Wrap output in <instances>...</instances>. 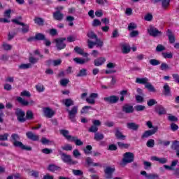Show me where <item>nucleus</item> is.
<instances>
[{"mask_svg": "<svg viewBox=\"0 0 179 179\" xmlns=\"http://www.w3.org/2000/svg\"><path fill=\"white\" fill-rule=\"evenodd\" d=\"M164 50H166V48L162 44H159L156 47L157 52H162V51H164Z\"/></svg>", "mask_w": 179, "mask_h": 179, "instance_id": "nucleus-55", "label": "nucleus"}, {"mask_svg": "<svg viewBox=\"0 0 179 179\" xmlns=\"http://www.w3.org/2000/svg\"><path fill=\"white\" fill-rule=\"evenodd\" d=\"M74 51H76V54H79L80 55H83V49L79 48L78 46L75 47Z\"/></svg>", "mask_w": 179, "mask_h": 179, "instance_id": "nucleus-61", "label": "nucleus"}, {"mask_svg": "<svg viewBox=\"0 0 179 179\" xmlns=\"http://www.w3.org/2000/svg\"><path fill=\"white\" fill-rule=\"evenodd\" d=\"M135 159V155L132 152H125L123 155L122 163L124 164H128V163H132Z\"/></svg>", "mask_w": 179, "mask_h": 179, "instance_id": "nucleus-5", "label": "nucleus"}, {"mask_svg": "<svg viewBox=\"0 0 179 179\" xmlns=\"http://www.w3.org/2000/svg\"><path fill=\"white\" fill-rule=\"evenodd\" d=\"M148 179H159V175L157 173H149Z\"/></svg>", "mask_w": 179, "mask_h": 179, "instance_id": "nucleus-64", "label": "nucleus"}, {"mask_svg": "<svg viewBox=\"0 0 179 179\" xmlns=\"http://www.w3.org/2000/svg\"><path fill=\"white\" fill-rule=\"evenodd\" d=\"M146 108L143 105H136L134 106V110L136 111H143Z\"/></svg>", "mask_w": 179, "mask_h": 179, "instance_id": "nucleus-54", "label": "nucleus"}, {"mask_svg": "<svg viewBox=\"0 0 179 179\" xmlns=\"http://www.w3.org/2000/svg\"><path fill=\"white\" fill-rule=\"evenodd\" d=\"M41 142L42 145H50V143H51V141L47 139V138L45 137H42L41 139Z\"/></svg>", "mask_w": 179, "mask_h": 179, "instance_id": "nucleus-58", "label": "nucleus"}, {"mask_svg": "<svg viewBox=\"0 0 179 179\" xmlns=\"http://www.w3.org/2000/svg\"><path fill=\"white\" fill-rule=\"evenodd\" d=\"M92 124L90 129H88L89 132H92L93 134H96L99 131V127L101 125V122L99 120H92Z\"/></svg>", "mask_w": 179, "mask_h": 179, "instance_id": "nucleus-6", "label": "nucleus"}, {"mask_svg": "<svg viewBox=\"0 0 179 179\" xmlns=\"http://www.w3.org/2000/svg\"><path fill=\"white\" fill-rule=\"evenodd\" d=\"M75 102L71 99H66L64 100V106L67 108L74 106Z\"/></svg>", "mask_w": 179, "mask_h": 179, "instance_id": "nucleus-37", "label": "nucleus"}, {"mask_svg": "<svg viewBox=\"0 0 179 179\" xmlns=\"http://www.w3.org/2000/svg\"><path fill=\"white\" fill-rule=\"evenodd\" d=\"M31 64H22L19 66L20 69H29V68H31Z\"/></svg>", "mask_w": 179, "mask_h": 179, "instance_id": "nucleus-50", "label": "nucleus"}, {"mask_svg": "<svg viewBox=\"0 0 179 179\" xmlns=\"http://www.w3.org/2000/svg\"><path fill=\"white\" fill-rule=\"evenodd\" d=\"M161 2L164 9H167L170 6V0H161Z\"/></svg>", "mask_w": 179, "mask_h": 179, "instance_id": "nucleus-43", "label": "nucleus"}, {"mask_svg": "<svg viewBox=\"0 0 179 179\" xmlns=\"http://www.w3.org/2000/svg\"><path fill=\"white\" fill-rule=\"evenodd\" d=\"M21 26H23L22 28V33H29V31H30V26L29 24H24V25Z\"/></svg>", "mask_w": 179, "mask_h": 179, "instance_id": "nucleus-51", "label": "nucleus"}, {"mask_svg": "<svg viewBox=\"0 0 179 179\" xmlns=\"http://www.w3.org/2000/svg\"><path fill=\"white\" fill-rule=\"evenodd\" d=\"M26 136L27 139H29L30 141H33V142H37L40 141V136L33 133V131H27L26 133Z\"/></svg>", "mask_w": 179, "mask_h": 179, "instance_id": "nucleus-15", "label": "nucleus"}, {"mask_svg": "<svg viewBox=\"0 0 179 179\" xmlns=\"http://www.w3.org/2000/svg\"><path fill=\"white\" fill-rule=\"evenodd\" d=\"M162 55L165 59H171L173 58V53L171 52H162Z\"/></svg>", "mask_w": 179, "mask_h": 179, "instance_id": "nucleus-47", "label": "nucleus"}, {"mask_svg": "<svg viewBox=\"0 0 179 179\" xmlns=\"http://www.w3.org/2000/svg\"><path fill=\"white\" fill-rule=\"evenodd\" d=\"M36 88L37 92H38L39 93L44 92V90H45L44 85H36Z\"/></svg>", "mask_w": 179, "mask_h": 179, "instance_id": "nucleus-62", "label": "nucleus"}, {"mask_svg": "<svg viewBox=\"0 0 179 179\" xmlns=\"http://www.w3.org/2000/svg\"><path fill=\"white\" fill-rule=\"evenodd\" d=\"M87 76V69H82L79 71L78 73L76 74V78H83Z\"/></svg>", "mask_w": 179, "mask_h": 179, "instance_id": "nucleus-29", "label": "nucleus"}, {"mask_svg": "<svg viewBox=\"0 0 179 179\" xmlns=\"http://www.w3.org/2000/svg\"><path fill=\"white\" fill-rule=\"evenodd\" d=\"M11 142H13V145L15 148H20L22 150H27V152L33 150L31 147L24 145L22 141H20V136H19V134H11Z\"/></svg>", "mask_w": 179, "mask_h": 179, "instance_id": "nucleus-1", "label": "nucleus"}, {"mask_svg": "<svg viewBox=\"0 0 179 179\" xmlns=\"http://www.w3.org/2000/svg\"><path fill=\"white\" fill-rule=\"evenodd\" d=\"M35 24L38 26H43L44 24V20L40 17H35L34 19Z\"/></svg>", "mask_w": 179, "mask_h": 179, "instance_id": "nucleus-30", "label": "nucleus"}, {"mask_svg": "<svg viewBox=\"0 0 179 179\" xmlns=\"http://www.w3.org/2000/svg\"><path fill=\"white\" fill-rule=\"evenodd\" d=\"M60 134L67 139V141H71L73 136L69 135V131L66 129L60 130Z\"/></svg>", "mask_w": 179, "mask_h": 179, "instance_id": "nucleus-26", "label": "nucleus"}, {"mask_svg": "<svg viewBox=\"0 0 179 179\" xmlns=\"http://www.w3.org/2000/svg\"><path fill=\"white\" fill-rule=\"evenodd\" d=\"M94 139L96 141H103V139H104V134L100 133H95Z\"/></svg>", "mask_w": 179, "mask_h": 179, "instance_id": "nucleus-39", "label": "nucleus"}, {"mask_svg": "<svg viewBox=\"0 0 179 179\" xmlns=\"http://www.w3.org/2000/svg\"><path fill=\"white\" fill-rule=\"evenodd\" d=\"M72 173L74 176H83V171L79 169H73Z\"/></svg>", "mask_w": 179, "mask_h": 179, "instance_id": "nucleus-56", "label": "nucleus"}, {"mask_svg": "<svg viewBox=\"0 0 179 179\" xmlns=\"http://www.w3.org/2000/svg\"><path fill=\"white\" fill-rule=\"evenodd\" d=\"M171 148L173 150H176V152H177L178 150H179V141L176 140L172 142V145L171 146Z\"/></svg>", "mask_w": 179, "mask_h": 179, "instance_id": "nucleus-35", "label": "nucleus"}, {"mask_svg": "<svg viewBox=\"0 0 179 179\" xmlns=\"http://www.w3.org/2000/svg\"><path fill=\"white\" fill-rule=\"evenodd\" d=\"M62 150H66V152L72 150V145L71 144H66L64 146L62 147Z\"/></svg>", "mask_w": 179, "mask_h": 179, "instance_id": "nucleus-60", "label": "nucleus"}, {"mask_svg": "<svg viewBox=\"0 0 179 179\" xmlns=\"http://www.w3.org/2000/svg\"><path fill=\"white\" fill-rule=\"evenodd\" d=\"M96 99H99V94L91 93L90 96L86 99V101L88 104H92L93 106L96 104Z\"/></svg>", "mask_w": 179, "mask_h": 179, "instance_id": "nucleus-12", "label": "nucleus"}, {"mask_svg": "<svg viewBox=\"0 0 179 179\" xmlns=\"http://www.w3.org/2000/svg\"><path fill=\"white\" fill-rule=\"evenodd\" d=\"M136 83H139V85H145H145H148V83H149V78H148L146 77L141 78H137L136 79Z\"/></svg>", "mask_w": 179, "mask_h": 179, "instance_id": "nucleus-27", "label": "nucleus"}, {"mask_svg": "<svg viewBox=\"0 0 179 179\" xmlns=\"http://www.w3.org/2000/svg\"><path fill=\"white\" fill-rule=\"evenodd\" d=\"M48 170L51 173H55V171H61V167L55 164H50L48 166Z\"/></svg>", "mask_w": 179, "mask_h": 179, "instance_id": "nucleus-24", "label": "nucleus"}, {"mask_svg": "<svg viewBox=\"0 0 179 179\" xmlns=\"http://www.w3.org/2000/svg\"><path fill=\"white\" fill-rule=\"evenodd\" d=\"M128 129H131L132 131H138L139 129V124L135 122H129L127 124Z\"/></svg>", "mask_w": 179, "mask_h": 179, "instance_id": "nucleus-23", "label": "nucleus"}, {"mask_svg": "<svg viewBox=\"0 0 179 179\" xmlns=\"http://www.w3.org/2000/svg\"><path fill=\"white\" fill-rule=\"evenodd\" d=\"M122 110L123 113H125L126 114H131L134 113V106H130L128 103H126L124 106L122 107Z\"/></svg>", "mask_w": 179, "mask_h": 179, "instance_id": "nucleus-20", "label": "nucleus"}, {"mask_svg": "<svg viewBox=\"0 0 179 179\" xmlns=\"http://www.w3.org/2000/svg\"><path fill=\"white\" fill-rule=\"evenodd\" d=\"M70 141L71 142H75L76 146H82L83 145V141L78 139L77 136H73Z\"/></svg>", "mask_w": 179, "mask_h": 179, "instance_id": "nucleus-31", "label": "nucleus"}, {"mask_svg": "<svg viewBox=\"0 0 179 179\" xmlns=\"http://www.w3.org/2000/svg\"><path fill=\"white\" fill-rule=\"evenodd\" d=\"M106 62V58L101 57L94 60V66H101V65H104Z\"/></svg>", "mask_w": 179, "mask_h": 179, "instance_id": "nucleus-21", "label": "nucleus"}, {"mask_svg": "<svg viewBox=\"0 0 179 179\" xmlns=\"http://www.w3.org/2000/svg\"><path fill=\"white\" fill-rule=\"evenodd\" d=\"M87 36L88 38H90L91 40H96L98 37L96 34H94V31H91L87 34Z\"/></svg>", "mask_w": 179, "mask_h": 179, "instance_id": "nucleus-41", "label": "nucleus"}, {"mask_svg": "<svg viewBox=\"0 0 179 179\" xmlns=\"http://www.w3.org/2000/svg\"><path fill=\"white\" fill-rule=\"evenodd\" d=\"M17 101H18L20 104H22V106H29H29H33L34 104V101L31 100L29 102L20 96L17 97Z\"/></svg>", "mask_w": 179, "mask_h": 179, "instance_id": "nucleus-19", "label": "nucleus"}, {"mask_svg": "<svg viewBox=\"0 0 179 179\" xmlns=\"http://www.w3.org/2000/svg\"><path fill=\"white\" fill-rule=\"evenodd\" d=\"M117 146L120 149H128L131 146V144L124 143L123 142L118 141Z\"/></svg>", "mask_w": 179, "mask_h": 179, "instance_id": "nucleus-34", "label": "nucleus"}, {"mask_svg": "<svg viewBox=\"0 0 179 179\" xmlns=\"http://www.w3.org/2000/svg\"><path fill=\"white\" fill-rule=\"evenodd\" d=\"M155 112L158 114V115H164L167 114V110H166V108L163 106L162 105H157L155 107Z\"/></svg>", "mask_w": 179, "mask_h": 179, "instance_id": "nucleus-13", "label": "nucleus"}, {"mask_svg": "<svg viewBox=\"0 0 179 179\" xmlns=\"http://www.w3.org/2000/svg\"><path fill=\"white\" fill-rule=\"evenodd\" d=\"M151 160L152 162H159L160 164H166L167 163V158L166 157L159 158L157 156H152L151 157Z\"/></svg>", "mask_w": 179, "mask_h": 179, "instance_id": "nucleus-22", "label": "nucleus"}, {"mask_svg": "<svg viewBox=\"0 0 179 179\" xmlns=\"http://www.w3.org/2000/svg\"><path fill=\"white\" fill-rule=\"evenodd\" d=\"M92 150H93V147L90 145L85 146V148L83 149V152L85 155H91Z\"/></svg>", "mask_w": 179, "mask_h": 179, "instance_id": "nucleus-38", "label": "nucleus"}, {"mask_svg": "<svg viewBox=\"0 0 179 179\" xmlns=\"http://www.w3.org/2000/svg\"><path fill=\"white\" fill-rule=\"evenodd\" d=\"M166 36L170 44H174V43H176V36H174V34L171 29H167Z\"/></svg>", "mask_w": 179, "mask_h": 179, "instance_id": "nucleus-17", "label": "nucleus"}, {"mask_svg": "<svg viewBox=\"0 0 179 179\" xmlns=\"http://www.w3.org/2000/svg\"><path fill=\"white\" fill-rule=\"evenodd\" d=\"M156 104H157V101H156V99H149L147 101V105L148 106V107L156 106Z\"/></svg>", "mask_w": 179, "mask_h": 179, "instance_id": "nucleus-48", "label": "nucleus"}, {"mask_svg": "<svg viewBox=\"0 0 179 179\" xmlns=\"http://www.w3.org/2000/svg\"><path fill=\"white\" fill-rule=\"evenodd\" d=\"M53 19L58 22H62L64 20V13H61V10H58L53 13Z\"/></svg>", "mask_w": 179, "mask_h": 179, "instance_id": "nucleus-18", "label": "nucleus"}, {"mask_svg": "<svg viewBox=\"0 0 179 179\" xmlns=\"http://www.w3.org/2000/svg\"><path fill=\"white\" fill-rule=\"evenodd\" d=\"M34 120V113L31 110H27L25 115V121Z\"/></svg>", "mask_w": 179, "mask_h": 179, "instance_id": "nucleus-33", "label": "nucleus"}, {"mask_svg": "<svg viewBox=\"0 0 179 179\" xmlns=\"http://www.w3.org/2000/svg\"><path fill=\"white\" fill-rule=\"evenodd\" d=\"M43 114L46 118H52L55 115V112L50 107H46L43 108Z\"/></svg>", "mask_w": 179, "mask_h": 179, "instance_id": "nucleus-14", "label": "nucleus"}, {"mask_svg": "<svg viewBox=\"0 0 179 179\" xmlns=\"http://www.w3.org/2000/svg\"><path fill=\"white\" fill-rule=\"evenodd\" d=\"M149 62L150 65H152V66H157V65H160V62L156 59H151Z\"/></svg>", "mask_w": 179, "mask_h": 179, "instance_id": "nucleus-49", "label": "nucleus"}, {"mask_svg": "<svg viewBox=\"0 0 179 179\" xmlns=\"http://www.w3.org/2000/svg\"><path fill=\"white\" fill-rule=\"evenodd\" d=\"M164 96H171V89L170 88V86L169 84L165 83L164 85Z\"/></svg>", "mask_w": 179, "mask_h": 179, "instance_id": "nucleus-25", "label": "nucleus"}, {"mask_svg": "<svg viewBox=\"0 0 179 179\" xmlns=\"http://www.w3.org/2000/svg\"><path fill=\"white\" fill-rule=\"evenodd\" d=\"M61 159L66 164H69V166H75V164H78V161L72 159V157L69 155H66L64 152H60Z\"/></svg>", "mask_w": 179, "mask_h": 179, "instance_id": "nucleus-2", "label": "nucleus"}, {"mask_svg": "<svg viewBox=\"0 0 179 179\" xmlns=\"http://www.w3.org/2000/svg\"><path fill=\"white\" fill-rule=\"evenodd\" d=\"M146 146L148 148H154L155 147V140L150 139L146 143Z\"/></svg>", "mask_w": 179, "mask_h": 179, "instance_id": "nucleus-53", "label": "nucleus"}, {"mask_svg": "<svg viewBox=\"0 0 179 179\" xmlns=\"http://www.w3.org/2000/svg\"><path fill=\"white\" fill-rule=\"evenodd\" d=\"M29 64H31V65H34L35 64H37V62H38V58L31 56L29 57Z\"/></svg>", "mask_w": 179, "mask_h": 179, "instance_id": "nucleus-45", "label": "nucleus"}, {"mask_svg": "<svg viewBox=\"0 0 179 179\" xmlns=\"http://www.w3.org/2000/svg\"><path fill=\"white\" fill-rule=\"evenodd\" d=\"M66 41V38H59L55 39L56 47L57 50H61L66 48V44L64 43Z\"/></svg>", "mask_w": 179, "mask_h": 179, "instance_id": "nucleus-8", "label": "nucleus"}, {"mask_svg": "<svg viewBox=\"0 0 179 179\" xmlns=\"http://www.w3.org/2000/svg\"><path fill=\"white\" fill-rule=\"evenodd\" d=\"M171 129L173 131V132H176V131L178 130V125L174 122H172L171 124Z\"/></svg>", "mask_w": 179, "mask_h": 179, "instance_id": "nucleus-63", "label": "nucleus"}, {"mask_svg": "<svg viewBox=\"0 0 179 179\" xmlns=\"http://www.w3.org/2000/svg\"><path fill=\"white\" fill-rule=\"evenodd\" d=\"M66 20L67 22H69V26H73V20H75V17L72 15H69L66 17Z\"/></svg>", "mask_w": 179, "mask_h": 179, "instance_id": "nucleus-46", "label": "nucleus"}, {"mask_svg": "<svg viewBox=\"0 0 179 179\" xmlns=\"http://www.w3.org/2000/svg\"><path fill=\"white\" fill-rule=\"evenodd\" d=\"M36 41H44L45 40V35L41 33H37L35 35Z\"/></svg>", "mask_w": 179, "mask_h": 179, "instance_id": "nucleus-32", "label": "nucleus"}, {"mask_svg": "<svg viewBox=\"0 0 179 179\" xmlns=\"http://www.w3.org/2000/svg\"><path fill=\"white\" fill-rule=\"evenodd\" d=\"M115 136L118 141H125L127 136L122 134V131H120V127L115 128Z\"/></svg>", "mask_w": 179, "mask_h": 179, "instance_id": "nucleus-11", "label": "nucleus"}, {"mask_svg": "<svg viewBox=\"0 0 179 179\" xmlns=\"http://www.w3.org/2000/svg\"><path fill=\"white\" fill-rule=\"evenodd\" d=\"M68 113V118L71 122H76V114H78V106H74L71 110L66 109Z\"/></svg>", "mask_w": 179, "mask_h": 179, "instance_id": "nucleus-3", "label": "nucleus"}, {"mask_svg": "<svg viewBox=\"0 0 179 179\" xmlns=\"http://www.w3.org/2000/svg\"><path fill=\"white\" fill-rule=\"evenodd\" d=\"M92 24L93 27H97L99 26H101V22L100 21V20L94 19Z\"/></svg>", "mask_w": 179, "mask_h": 179, "instance_id": "nucleus-52", "label": "nucleus"}, {"mask_svg": "<svg viewBox=\"0 0 179 179\" xmlns=\"http://www.w3.org/2000/svg\"><path fill=\"white\" fill-rule=\"evenodd\" d=\"M89 110H93V107L90 106H85L81 109V114H87L89 113Z\"/></svg>", "mask_w": 179, "mask_h": 179, "instance_id": "nucleus-42", "label": "nucleus"}, {"mask_svg": "<svg viewBox=\"0 0 179 179\" xmlns=\"http://www.w3.org/2000/svg\"><path fill=\"white\" fill-rule=\"evenodd\" d=\"M161 71H167V69H170V66L167 63H162L160 66Z\"/></svg>", "mask_w": 179, "mask_h": 179, "instance_id": "nucleus-57", "label": "nucleus"}, {"mask_svg": "<svg viewBox=\"0 0 179 179\" xmlns=\"http://www.w3.org/2000/svg\"><path fill=\"white\" fill-rule=\"evenodd\" d=\"M103 100L106 103H108L109 104H117L120 100V97L118 96L111 95L104 97Z\"/></svg>", "mask_w": 179, "mask_h": 179, "instance_id": "nucleus-9", "label": "nucleus"}, {"mask_svg": "<svg viewBox=\"0 0 179 179\" xmlns=\"http://www.w3.org/2000/svg\"><path fill=\"white\" fill-rule=\"evenodd\" d=\"M122 54H129L131 52V47L127 44L122 45Z\"/></svg>", "mask_w": 179, "mask_h": 179, "instance_id": "nucleus-28", "label": "nucleus"}, {"mask_svg": "<svg viewBox=\"0 0 179 179\" xmlns=\"http://www.w3.org/2000/svg\"><path fill=\"white\" fill-rule=\"evenodd\" d=\"M115 171V168H111L110 166H107L104 169V173L106 174V178H107V179L113 178V174H114Z\"/></svg>", "mask_w": 179, "mask_h": 179, "instance_id": "nucleus-16", "label": "nucleus"}, {"mask_svg": "<svg viewBox=\"0 0 179 179\" xmlns=\"http://www.w3.org/2000/svg\"><path fill=\"white\" fill-rule=\"evenodd\" d=\"M137 28H138V25H136V24L134 22H131V23L129 24V25H128V31H133Z\"/></svg>", "mask_w": 179, "mask_h": 179, "instance_id": "nucleus-44", "label": "nucleus"}, {"mask_svg": "<svg viewBox=\"0 0 179 179\" xmlns=\"http://www.w3.org/2000/svg\"><path fill=\"white\" fill-rule=\"evenodd\" d=\"M95 40V45H97V47H103V45H104V43H103V41H101V39L97 38Z\"/></svg>", "mask_w": 179, "mask_h": 179, "instance_id": "nucleus-59", "label": "nucleus"}, {"mask_svg": "<svg viewBox=\"0 0 179 179\" xmlns=\"http://www.w3.org/2000/svg\"><path fill=\"white\" fill-rule=\"evenodd\" d=\"M157 131H159V127L156 126V127H154L152 129H150L144 131L141 136V139H146L147 138H149V136H152V135H155V134H156Z\"/></svg>", "mask_w": 179, "mask_h": 179, "instance_id": "nucleus-7", "label": "nucleus"}, {"mask_svg": "<svg viewBox=\"0 0 179 179\" xmlns=\"http://www.w3.org/2000/svg\"><path fill=\"white\" fill-rule=\"evenodd\" d=\"M73 61L76 62V64H78L79 65H83L84 64H86V61L85 59L79 58V57H76L73 59Z\"/></svg>", "mask_w": 179, "mask_h": 179, "instance_id": "nucleus-40", "label": "nucleus"}, {"mask_svg": "<svg viewBox=\"0 0 179 179\" xmlns=\"http://www.w3.org/2000/svg\"><path fill=\"white\" fill-rule=\"evenodd\" d=\"M148 33L152 37H160V36L163 34V32L157 29V28L153 27H150L148 29Z\"/></svg>", "mask_w": 179, "mask_h": 179, "instance_id": "nucleus-10", "label": "nucleus"}, {"mask_svg": "<svg viewBox=\"0 0 179 179\" xmlns=\"http://www.w3.org/2000/svg\"><path fill=\"white\" fill-rule=\"evenodd\" d=\"M145 89H148V90H149L150 92H152V93L156 92V88H155V87L152 85V83L149 82L145 85Z\"/></svg>", "mask_w": 179, "mask_h": 179, "instance_id": "nucleus-36", "label": "nucleus"}, {"mask_svg": "<svg viewBox=\"0 0 179 179\" xmlns=\"http://www.w3.org/2000/svg\"><path fill=\"white\" fill-rule=\"evenodd\" d=\"M15 115L17 117L18 122H26V113H24V111L22 109L19 108H16Z\"/></svg>", "mask_w": 179, "mask_h": 179, "instance_id": "nucleus-4", "label": "nucleus"}]
</instances>
